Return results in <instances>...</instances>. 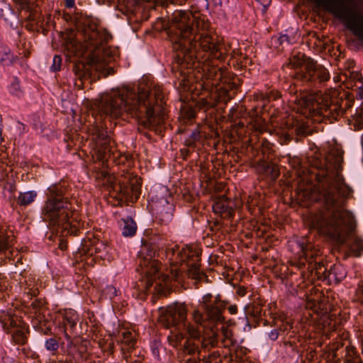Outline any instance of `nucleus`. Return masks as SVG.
<instances>
[{
	"label": "nucleus",
	"instance_id": "obj_1",
	"mask_svg": "<svg viewBox=\"0 0 363 363\" xmlns=\"http://www.w3.org/2000/svg\"><path fill=\"white\" fill-rule=\"evenodd\" d=\"M208 5L207 0H160V30L177 52V79L184 91L191 89L192 69L199 67L201 52L219 61L235 52H230V45L221 43L208 19L196 13Z\"/></svg>",
	"mask_w": 363,
	"mask_h": 363
},
{
	"label": "nucleus",
	"instance_id": "obj_2",
	"mask_svg": "<svg viewBox=\"0 0 363 363\" xmlns=\"http://www.w3.org/2000/svg\"><path fill=\"white\" fill-rule=\"evenodd\" d=\"M342 152L332 150L323 157L316 155L309 162L316 172L315 174L318 186H309L303 191V196L311 202H320L332 212L328 215L322 213L312 214L309 218L311 229L317 230L340 244H345L352 234L355 221L351 212L343 209L341 197L349 194L341 175Z\"/></svg>",
	"mask_w": 363,
	"mask_h": 363
},
{
	"label": "nucleus",
	"instance_id": "obj_3",
	"mask_svg": "<svg viewBox=\"0 0 363 363\" xmlns=\"http://www.w3.org/2000/svg\"><path fill=\"white\" fill-rule=\"evenodd\" d=\"M159 89L148 77L143 78L137 88H125L104 94L91 105L94 124L89 128L94 142V151L97 160H108L114 156V142L108 135L102 121L106 117L117 118L123 112L139 118L140 123L157 133L159 118L157 106Z\"/></svg>",
	"mask_w": 363,
	"mask_h": 363
},
{
	"label": "nucleus",
	"instance_id": "obj_4",
	"mask_svg": "<svg viewBox=\"0 0 363 363\" xmlns=\"http://www.w3.org/2000/svg\"><path fill=\"white\" fill-rule=\"evenodd\" d=\"M186 308L184 304L174 303L166 308L160 307V325L171 328V335L168 340L176 344H183L184 353L196 356L199 360L211 363L216 359L220 354L218 351L211 350L218 344V332L213 328L201 331L199 328L186 323Z\"/></svg>",
	"mask_w": 363,
	"mask_h": 363
},
{
	"label": "nucleus",
	"instance_id": "obj_5",
	"mask_svg": "<svg viewBox=\"0 0 363 363\" xmlns=\"http://www.w3.org/2000/svg\"><path fill=\"white\" fill-rule=\"evenodd\" d=\"M79 35L83 36L86 45H84L77 39L74 30H69L65 38L64 45L68 52L75 55L83 54L82 50L84 47L91 53V58L89 62L77 61L73 65L72 71L75 76L74 86L82 89L84 88L85 81L89 80L91 83L97 79L99 66L96 62L100 60L104 54L105 44L110 36L105 30L99 29L95 23L89 20L84 21Z\"/></svg>",
	"mask_w": 363,
	"mask_h": 363
},
{
	"label": "nucleus",
	"instance_id": "obj_6",
	"mask_svg": "<svg viewBox=\"0 0 363 363\" xmlns=\"http://www.w3.org/2000/svg\"><path fill=\"white\" fill-rule=\"evenodd\" d=\"M69 186L62 182L50 186L46 192V200L42 208L41 216L50 226L56 227L62 235H76L84 222L75 210L72 201Z\"/></svg>",
	"mask_w": 363,
	"mask_h": 363
},
{
	"label": "nucleus",
	"instance_id": "obj_7",
	"mask_svg": "<svg viewBox=\"0 0 363 363\" xmlns=\"http://www.w3.org/2000/svg\"><path fill=\"white\" fill-rule=\"evenodd\" d=\"M296 244L302 255L298 260V267H307L311 274L313 273L318 279L328 280L329 283H340L345 277L346 272L341 264H335L327 270L322 263L320 249L312 242L308 236L298 238Z\"/></svg>",
	"mask_w": 363,
	"mask_h": 363
},
{
	"label": "nucleus",
	"instance_id": "obj_8",
	"mask_svg": "<svg viewBox=\"0 0 363 363\" xmlns=\"http://www.w3.org/2000/svg\"><path fill=\"white\" fill-rule=\"evenodd\" d=\"M298 103L313 114L328 119L330 123L337 120L352 106L351 101L345 99V94H341L335 89H328L315 101L311 96L304 94L298 99Z\"/></svg>",
	"mask_w": 363,
	"mask_h": 363
},
{
	"label": "nucleus",
	"instance_id": "obj_9",
	"mask_svg": "<svg viewBox=\"0 0 363 363\" xmlns=\"http://www.w3.org/2000/svg\"><path fill=\"white\" fill-rule=\"evenodd\" d=\"M290 64L295 69L294 79L310 89L318 91L325 87L330 79L326 67L303 53L293 55Z\"/></svg>",
	"mask_w": 363,
	"mask_h": 363
},
{
	"label": "nucleus",
	"instance_id": "obj_10",
	"mask_svg": "<svg viewBox=\"0 0 363 363\" xmlns=\"http://www.w3.org/2000/svg\"><path fill=\"white\" fill-rule=\"evenodd\" d=\"M199 255L196 253L191 248H183L180 252L177 254V258L179 259L174 262L172 257H169V269L166 268V272L160 274V279L165 285L164 289H162L160 283V296L162 295L167 296L172 292L171 283L172 280L176 279L182 271L187 270L189 276L194 279L201 281L206 277L205 274L199 269ZM162 269L160 268V271Z\"/></svg>",
	"mask_w": 363,
	"mask_h": 363
},
{
	"label": "nucleus",
	"instance_id": "obj_11",
	"mask_svg": "<svg viewBox=\"0 0 363 363\" xmlns=\"http://www.w3.org/2000/svg\"><path fill=\"white\" fill-rule=\"evenodd\" d=\"M157 238L155 237L148 241H143V247L140 253L143 255L139 265L145 274V280L141 281L143 290L145 294H151V301L155 303L159 298V267L157 245Z\"/></svg>",
	"mask_w": 363,
	"mask_h": 363
},
{
	"label": "nucleus",
	"instance_id": "obj_12",
	"mask_svg": "<svg viewBox=\"0 0 363 363\" xmlns=\"http://www.w3.org/2000/svg\"><path fill=\"white\" fill-rule=\"evenodd\" d=\"M329 13L345 23L346 27L363 42V16L343 0H316Z\"/></svg>",
	"mask_w": 363,
	"mask_h": 363
},
{
	"label": "nucleus",
	"instance_id": "obj_13",
	"mask_svg": "<svg viewBox=\"0 0 363 363\" xmlns=\"http://www.w3.org/2000/svg\"><path fill=\"white\" fill-rule=\"evenodd\" d=\"M142 180L137 174L126 169L121 170L118 182L111 184V189L116 192V197L135 202L141 194Z\"/></svg>",
	"mask_w": 363,
	"mask_h": 363
},
{
	"label": "nucleus",
	"instance_id": "obj_14",
	"mask_svg": "<svg viewBox=\"0 0 363 363\" xmlns=\"http://www.w3.org/2000/svg\"><path fill=\"white\" fill-rule=\"evenodd\" d=\"M111 248L106 241L100 240L99 238L84 239L82 242L81 247L75 254L77 260L84 261L85 257L94 256L96 258L101 259H109V251Z\"/></svg>",
	"mask_w": 363,
	"mask_h": 363
},
{
	"label": "nucleus",
	"instance_id": "obj_15",
	"mask_svg": "<svg viewBox=\"0 0 363 363\" xmlns=\"http://www.w3.org/2000/svg\"><path fill=\"white\" fill-rule=\"evenodd\" d=\"M228 302L222 300L220 295L213 296L211 294H206L201 298L200 305L203 310L206 318L216 323H223L225 318L223 315L227 307Z\"/></svg>",
	"mask_w": 363,
	"mask_h": 363
},
{
	"label": "nucleus",
	"instance_id": "obj_16",
	"mask_svg": "<svg viewBox=\"0 0 363 363\" xmlns=\"http://www.w3.org/2000/svg\"><path fill=\"white\" fill-rule=\"evenodd\" d=\"M117 342L121 344V352L123 354V360L122 363H128L129 361L130 363H142L143 359L135 355L133 357L131 355H128L130 350L134 348L136 343V333L135 332L124 330L121 333H118L117 336Z\"/></svg>",
	"mask_w": 363,
	"mask_h": 363
},
{
	"label": "nucleus",
	"instance_id": "obj_17",
	"mask_svg": "<svg viewBox=\"0 0 363 363\" xmlns=\"http://www.w3.org/2000/svg\"><path fill=\"white\" fill-rule=\"evenodd\" d=\"M78 321L77 313L72 309L65 311L61 319L59 320V329L63 332L66 340H69L70 337L79 333L77 329Z\"/></svg>",
	"mask_w": 363,
	"mask_h": 363
},
{
	"label": "nucleus",
	"instance_id": "obj_18",
	"mask_svg": "<svg viewBox=\"0 0 363 363\" xmlns=\"http://www.w3.org/2000/svg\"><path fill=\"white\" fill-rule=\"evenodd\" d=\"M345 346V342L337 341L330 347V351L334 359H340L343 357H346L345 363H363L358 357H353L355 354V348L350 345Z\"/></svg>",
	"mask_w": 363,
	"mask_h": 363
},
{
	"label": "nucleus",
	"instance_id": "obj_19",
	"mask_svg": "<svg viewBox=\"0 0 363 363\" xmlns=\"http://www.w3.org/2000/svg\"><path fill=\"white\" fill-rule=\"evenodd\" d=\"M0 323L4 330L10 333L11 328H22L24 322L11 309L0 310Z\"/></svg>",
	"mask_w": 363,
	"mask_h": 363
},
{
	"label": "nucleus",
	"instance_id": "obj_20",
	"mask_svg": "<svg viewBox=\"0 0 363 363\" xmlns=\"http://www.w3.org/2000/svg\"><path fill=\"white\" fill-rule=\"evenodd\" d=\"M290 123L291 128H288L287 131H282L280 136V143L281 144H287L291 139V135L296 133L298 135H305L308 132V126L298 121H292L289 119L286 121V125Z\"/></svg>",
	"mask_w": 363,
	"mask_h": 363
},
{
	"label": "nucleus",
	"instance_id": "obj_21",
	"mask_svg": "<svg viewBox=\"0 0 363 363\" xmlns=\"http://www.w3.org/2000/svg\"><path fill=\"white\" fill-rule=\"evenodd\" d=\"M31 323L33 328L38 333L45 335L52 334L53 322L50 313L33 316Z\"/></svg>",
	"mask_w": 363,
	"mask_h": 363
},
{
	"label": "nucleus",
	"instance_id": "obj_22",
	"mask_svg": "<svg viewBox=\"0 0 363 363\" xmlns=\"http://www.w3.org/2000/svg\"><path fill=\"white\" fill-rule=\"evenodd\" d=\"M14 235L11 230L0 226V253H4L6 258L11 259L13 251L11 250L13 244Z\"/></svg>",
	"mask_w": 363,
	"mask_h": 363
},
{
	"label": "nucleus",
	"instance_id": "obj_23",
	"mask_svg": "<svg viewBox=\"0 0 363 363\" xmlns=\"http://www.w3.org/2000/svg\"><path fill=\"white\" fill-rule=\"evenodd\" d=\"M66 340L67 341V353L72 356L78 353L81 357H83V354L86 352L88 341L82 339L79 333Z\"/></svg>",
	"mask_w": 363,
	"mask_h": 363
},
{
	"label": "nucleus",
	"instance_id": "obj_24",
	"mask_svg": "<svg viewBox=\"0 0 363 363\" xmlns=\"http://www.w3.org/2000/svg\"><path fill=\"white\" fill-rule=\"evenodd\" d=\"M255 167L259 174L269 177L272 180H276L280 174L278 165L269 163L263 159L259 160Z\"/></svg>",
	"mask_w": 363,
	"mask_h": 363
},
{
	"label": "nucleus",
	"instance_id": "obj_25",
	"mask_svg": "<svg viewBox=\"0 0 363 363\" xmlns=\"http://www.w3.org/2000/svg\"><path fill=\"white\" fill-rule=\"evenodd\" d=\"M160 192H162L164 194V199L165 202L167 203V211L162 213V218H160V223H163L164 224H167L169 221L172 220L173 218V206L172 204H169V199L171 197V194L169 191L168 188L166 186H160Z\"/></svg>",
	"mask_w": 363,
	"mask_h": 363
},
{
	"label": "nucleus",
	"instance_id": "obj_26",
	"mask_svg": "<svg viewBox=\"0 0 363 363\" xmlns=\"http://www.w3.org/2000/svg\"><path fill=\"white\" fill-rule=\"evenodd\" d=\"M196 116V110L189 104L181 106L180 121L183 123H191Z\"/></svg>",
	"mask_w": 363,
	"mask_h": 363
},
{
	"label": "nucleus",
	"instance_id": "obj_27",
	"mask_svg": "<svg viewBox=\"0 0 363 363\" xmlns=\"http://www.w3.org/2000/svg\"><path fill=\"white\" fill-rule=\"evenodd\" d=\"M24 293L28 296L36 297L39 294V290L35 284V278L30 276L26 278L23 282Z\"/></svg>",
	"mask_w": 363,
	"mask_h": 363
},
{
	"label": "nucleus",
	"instance_id": "obj_28",
	"mask_svg": "<svg viewBox=\"0 0 363 363\" xmlns=\"http://www.w3.org/2000/svg\"><path fill=\"white\" fill-rule=\"evenodd\" d=\"M213 211L216 213L230 215L232 208L228 206V199L223 196L222 198L218 199L213 205Z\"/></svg>",
	"mask_w": 363,
	"mask_h": 363
},
{
	"label": "nucleus",
	"instance_id": "obj_29",
	"mask_svg": "<svg viewBox=\"0 0 363 363\" xmlns=\"http://www.w3.org/2000/svg\"><path fill=\"white\" fill-rule=\"evenodd\" d=\"M30 312L33 313V316H37L38 315H43L49 313L47 307L46 302L40 298H36L33 301L29 306Z\"/></svg>",
	"mask_w": 363,
	"mask_h": 363
},
{
	"label": "nucleus",
	"instance_id": "obj_30",
	"mask_svg": "<svg viewBox=\"0 0 363 363\" xmlns=\"http://www.w3.org/2000/svg\"><path fill=\"white\" fill-rule=\"evenodd\" d=\"M37 196V193L34 191H30L25 193H19L16 203L21 206H26L34 201Z\"/></svg>",
	"mask_w": 363,
	"mask_h": 363
},
{
	"label": "nucleus",
	"instance_id": "obj_31",
	"mask_svg": "<svg viewBox=\"0 0 363 363\" xmlns=\"http://www.w3.org/2000/svg\"><path fill=\"white\" fill-rule=\"evenodd\" d=\"M160 127L162 126V123L166 124L169 121V110L167 108V101H164V96H162V93L160 91Z\"/></svg>",
	"mask_w": 363,
	"mask_h": 363
},
{
	"label": "nucleus",
	"instance_id": "obj_32",
	"mask_svg": "<svg viewBox=\"0 0 363 363\" xmlns=\"http://www.w3.org/2000/svg\"><path fill=\"white\" fill-rule=\"evenodd\" d=\"M255 148L265 155L272 152L273 145L265 138H260L256 144Z\"/></svg>",
	"mask_w": 363,
	"mask_h": 363
},
{
	"label": "nucleus",
	"instance_id": "obj_33",
	"mask_svg": "<svg viewBox=\"0 0 363 363\" xmlns=\"http://www.w3.org/2000/svg\"><path fill=\"white\" fill-rule=\"evenodd\" d=\"M25 325L24 323L22 328H16V331L12 335V339L16 344L24 345L27 342V337L23 330Z\"/></svg>",
	"mask_w": 363,
	"mask_h": 363
},
{
	"label": "nucleus",
	"instance_id": "obj_34",
	"mask_svg": "<svg viewBox=\"0 0 363 363\" xmlns=\"http://www.w3.org/2000/svg\"><path fill=\"white\" fill-rule=\"evenodd\" d=\"M350 247L356 257H359L363 252V240L357 237L354 238L352 243L350 244Z\"/></svg>",
	"mask_w": 363,
	"mask_h": 363
},
{
	"label": "nucleus",
	"instance_id": "obj_35",
	"mask_svg": "<svg viewBox=\"0 0 363 363\" xmlns=\"http://www.w3.org/2000/svg\"><path fill=\"white\" fill-rule=\"evenodd\" d=\"M59 345V340L56 337H50L45 342V349L48 351L51 352L52 354H55L57 352Z\"/></svg>",
	"mask_w": 363,
	"mask_h": 363
},
{
	"label": "nucleus",
	"instance_id": "obj_36",
	"mask_svg": "<svg viewBox=\"0 0 363 363\" xmlns=\"http://www.w3.org/2000/svg\"><path fill=\"white\" fill-rule=\"evenodd\" d=\"M201 69L203 72L202 77L206 79H213L216 77L217 69L215 67H210L208 64H203Z\"/></svg>",
	"mask_w": 363,
	"mask_h": 363
},
{
	"label": "nucleus",
	"instance_id": "obj_37",
	"mask_svg": "<svg viewBox=\"0 0 363 363\" xmlns=\"http://www.w3.org/2000/svg\"><path fill=\"white\" fill-rule=\"evenodd\" d=\"M221 333L224 337L223 343L225 347H228L230 345L233 343L231 337H232V331L228 328V327L222 325L220 328Z\"/></svg>",
	"mask_w": 363,
	"mask_h": 363
},
{
	"label": "nucleus",
	"instance_id": "obj_38",
	"mask_svg": "<svg viewBox=\"0 0 363 363\" xmlns=\"http://www.w3.org/2000/svg\"><path fill=\"white\" fill-rule=\"evenodd\" d=\"M276 325L277 326L278 330L283 333L289 331L292 328V323L291 321L282 318L276 322Z\"/></svg>",
	"mask_w": 363,
	"mask_h": 363
},
{
	"label": "nucleus",
	"instance_id": "obj_39",
	"mask_svg": "<svg viewBox=\"0 0 363 363\" xmlns=\"http://www.w3.org/2000/svg\"><path fill=\"white\" fill-rule=\"evenodd\" d=\"M254 128L256 132L259 133L269 132L271 135L273 134L272 128L264 121H257L254 125Z\"/></svg>",
	"mask_w": 363,
	"mask_h": 363
},
{
	"label": "nucleus",
	"instance_id": "obj_40",
	"mask_svg": "<svg viewBox=\"0 0 363 363\" xmlns=\"http://www.w3.org/2000/svg\"><path fill=\"white\" fill-rule=\"evenodd\" d=\"M13 55L9 50L5 51L0 58V62L3 66H8L13 63Z\"/></svg>",
	"mask_w": 363,
	"mask_h": 363
},
{
	"label": "nucleus",
	"instance_id": "obj_41",
	"mask_svg": "<svg viewBox=\"0 0 363 363\" xmlns=\"http://www.w3.org/2000/svg\"><path fill=\"white\" fill-rule=\"evenodd\" d=\"M122 229L128 230H136L137 225L133 218L128 217L126 219H123Z\"/></svg>",
	"mask_w": 363,
	"mask_h": 363
},
{
	"label": "nucleus",
	"instance_id": "obj_42",
	"mask_svg": "<svg viewBox=\"0 0 363 363\" xmlns=\"http://www.w3.org/2000/svg\"><path fill=\"white\" fill-rule=\"evenodd\" d=\"M195 106L198 110L206 111L210 108L212 105L206 99L202 98L196 103Z\"/></svg>",
	"mask_w": 363,
	"mask_h": 363
},
{
	"label": "nucleus",
	"instance_id": "obj_43",
	"mask_svg": "<svg viewBox=\"0 0 363 363\" xmlns=\"http://www.w3.org/2000/svg\"><path fill=\"white\" fill-rule=\"evenodd\" d=\"M62 66V57L60 55H55L53 57L52 65L50 67L53 72H57L60 70Z\"/></svg>",
	"mask_w": 363,
	"mask_h": 363
},
{
	"label": "nucleus",
	"instance_id": "obj_44",
	"mask_svg": "<svg viewBox=\"0 0 363 363\" xmlns=\"http://www.w3.org/2000/svg\"><path fill=\"white\" fill-rule=\"evenodd\" d=\"M174 247H177V245H174V247H167L165 249V256H166V258L169 260V257H172L173 259H174V260H173L174 262L176 260H178L179 262V259L178 258H177V254L179 252H180L182 250H180V251H179L178 252L176 253Z\"/></svg>",
	"mask_w": 363,
	"mask_h": 363
},
{
	"label": "nucleus",
	"instance_id": "obj_45",
	"mask_svg": "<svg viewBox=\"0 0 363 363\" xmlns=\"http://www.w3.org/2000/svg\"><path fill=\"white\" fill-rule=\"evenodd\" d=\"M100 347L104 352H106L109 354H112L114 352V344L112 340L106 341L104 345L100 344Z\"/></svg>",
	"mask_w": 363,
	"mask_h": 363
},
{
	"label": "nucleus",
	"instance_id": "obj_46",
	"mask_svg": "<svg viewBox=\"0 0 363 363\" xmlns=\"http://www.w3.org/2000/svg\"><path fill=\"white\" fill-rule=\"evenodd\" d=\"M104 292L106 295L108 296L111 299L118 296V291L113 286H108L105 289Z\"/></svg>",
	"mask_w": 363,
	"mask_h": 363
},
{
	"label": "nucleus",
	"instance_id": "obj_47",
	"mask_svg": "<svg viewBox=\"0 0 363 363\" xmlns=\"http://www.w3.org/2000/svg\"><path fill=\"white\" fill-rule=\"evenodd\" d=\"M125 162L128 163V166L132 162L130 155H120V156L118 157V163L125 164Z\"/></svg>",
	"mask_w": 363,
	"mask_h": 363
},
{
	"label": "nucleus",
	"instance_id": "obj_48",
	"mask_svg": "<svg viewBox=\"0 0 363 363\" xmlns=\"http://www.w3.org/2000/svg\"><path fill=\"white\" fill-rule=\"evenodd\" d=\"M193 318L198 324H201L203 322V315L199 310H195L193 313Z\"/></svg>",
	"mask_w": 363,
	"mask_h": 363
},
{
	"label": "nucleus",
	"instance_id": "obj_49",
	"mask_svg": "<svg viewBox=\"0 0 363 363\" xmlns=\"http://www.w3.org/2000/svg\"><path fill=\"white\" fill-rule=\"evenodd\" d=\"M199 142L196 140H193V138H188L185 140L184 144L186 147L188 148L191 149L192 150H194L195 147H196V143Z\"/></svg>",
	"mask_w": 363,
	"mask_h": 363
},
{
	"label": "nucleus",
	"instance_id": "obj_50",
	"mask_svg": "<svg viewBox=\"0 0 363 363\" xmlns=\"http://www.w3.org/2000/svg\"><path fill=\"white\" fill-rule=\"evenodd\" d=\"M20 86L18 82H15L11 84L10 87V91L12 94L19 96Z\"/></svg>",
	"mask_w": 363,
	"mask_h": 363
},
{
	"label": "nucleus",
	"instance_id": "obj_51",
	"mask_svg": "<svg viewBox=\"0 0 363 363\" xmlns=\"http://www.w3.org/2000/svg\"><path fill=\"white\" fill-rule=\"evenodd\" d=\"M279 332L277 328H275V329H273L269 333H268V337L271 340H277L278 339V337L279 335Z\"/></svg>",
	"mask_w": 363,
	"mask_h": 363
},
{
	"label": "nucleus",
	"instance_id": "obj_52",
	"mask_svg": "<svg viewBox=\"0 0 363 363\" xmlns=\"http://www.w3.org/2000/svg\"><path fill=\"white\" fill-rule=\"evenodd\" d=\"M356 293L358 298L363 303V281L359 284Z\"/></svg>",
	"mask_w": 363,
	"mask_h": 363
},
{
	"label": "nucleus",
	"instance_id": "obj_53",
	"mask_svg": "<svg viewBox=\"0 0 363 363\" xmlns=\"http://www.w3.org/2000/svg\"><path fill=\"white\" fill-rule=\"evenodd\" d=\"M151 348L152 350V353L155 357H159V347L158 344L156 340H154L151 345Z\"/></svg>",
	"mask_w": 363,
	"mask_h": 363
},
{
	"label": "nucleus",
	"instance_id": "obj_54",
	"mask_svg": "<svg viewBox=\"0 0 363 363\" xmlns=\"http://www.w3.org/2000/svg\"><path fill=\"white\" fill-rule=\"evenodd\" d=\"M189 138H193V140H196L199 141L201 140V133L198 130H194L191 132Z\"/></svg>",
	"mask_w": 363,
	"mask_h": 363
},
{
	"label": "nucleus",
	"instance_id": "obj_55",
	"mask_svg": "<svg viewBox=\"0 0 363 363\" xmlns=\"http://www.w3.org/2000/svg\"><path fill=\"white\" fill-rule=\"evenodd\" d=\"M194 150H192L190 148H188L186 147V148H184V149H182L181 150V154L182 155V157L183 159L186 160V157H188V155L192 152Z\"/></svg>",
	"mask_w": 363,
	"mask_h": 363
},
{
	"label": "nucleus",
	"instance_id": "obj_56",
	"mask_svg": "<svg viewBox=\"0 0 363 363\" xmlns=\"http://www.w3.org/2000/svg\"><path fill=\"white\" fill-rule=\"evenodd\" d=\"M279 44H283L284 43H290V38L287 35H281L278 39Z\"/></svg>",
	"mask_w": 363,
	"mask_h": 363
},
{
	"label": "nucleus",
	"instance_id": "obj_57",
	"mask_svg": "<svg viewBox=\"0 0 363 363\" xmlns=\"http://www.w3.org/2000/svg\"><path fill=\"white\" fill-rule=\"evenodd\" d=\"M121 230H122V234L125 237L133 236L136 233V230H124V229H121Z\"/></svg>",
	"mask_w": 363,
	"mask_h": 363
},
{
	"label": "nucleus",
	"instance_id": "obj_58",
	"mask_svg": "<svg viewBox=\"0 0 363 363\" xmlns=\"http://www.w3.org/2000/svg\"><path fill=\"white\" fill-rule=\"evenodd\" d=\"M227 308H228V312L231 315H235L238 313V307L236 305H230Z\"/></svg>",
	"mask_w": 363,
	"mask_h": 363
},
{
	"label": "nucleus",
	"instance_id": "obj_59",
	"mask_svg": "<svg viewBox=\"0 0 363 363\" xmlns=\"http://www.w3.org/2000/svg\"><path fill=\"white\" fill-rule=\"evenodd\" d=\"M350 78L354 81H360L361 76L358 72H352L350 73Z\"/></svg>",
	"mask_w": 363,
	"mask_h": 363
},
{
	"label": "nucleus",
	"instance_id": "obj_60",
	"mask_svg": "<svg viewBox=\"0 0 363 363\" xmlns=\"http://www.w3.org/2000/svg\"><path fill=\"white\" fill-rule=\"evenodd\" d=\"M144 1L150 4V5L149 6L150 8L155 9L157 4V0H144Z\"/></svg>",
	"mask_w": 363,
	"mask_h": 363
},
{
	"label": "nucleus",
	"instance_id": "obj_61",
	"mask_svg": "<svg viewBox=\"0 0 363 363\" xmlns=\"http://www.w3.org/2000/svg\"><path fill=\"white\" fill-rule=\"evenodd\" d=\"M75 1L74 0H65V6L67 8H72L74 6Z\"/></svg>",
	"mask_w": 363,
	"mask_h": 363
},
{
	"label": "nucleus",
	"instance_id": "obj_62",
	"mask_svg": "<svg viewBox=\"0 0 363 363\" xmlns=\"http://www.w3.org/2000/svg\"><path fill=\"white\" fill-rule=\"evenodd\" d=\"M59 247L62 250H65L67 248V242H65L62 240H60V242L59 243Z\"/></svg>",
	"mask_w": 363,
	"mask_h": 363
},
{
	"label": "nucleus",
	"instance_id": "obj_63",
	"mask_svg": "<svg viewBox=\"0 0 363 363\" xmlns=\"http://www.w3.org/2000/svg\"><path fill=\"white\" fill-rule=\"evenodd\" d=\"M238 294L240 296H244L246 294V289L245 288H240L238 289Z\"/></svg>",
	"mask_w": 363,
	"mask_h": 363
},
{
	"label": "nucleus",
	"instance_id": "obj_64",
	"mask_svg": "<svg viewBox=\"0 0 363 363\" xmlns=\"http://www.w3.org/2000/svg\"><path fill=\"white\" fill-rule=\"evenodd\" d=\"M236 125H238L239 128H243L244 123L242 122H239Z\"/></svg>",
	"mask_w": 363,
	"mask_h": 363
}]
</instances>
